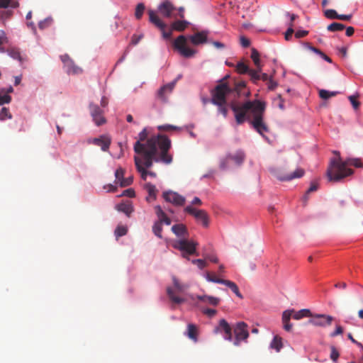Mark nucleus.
Returning a JSON list of instances; mask_svg holds the SVG:
<instances>
[{
	"label": "nucleus",
	"instance_id": "34",
	"mask_svg": "<svg viewBox=\"0 0 363 363\" xmlns=\"http://www.w3.org/2000/svg\"><path fill=\"white\" fill-rule=\"evenodd\" d=\"M345 26L340 23L334 22L328 26L327 29L331 32L342 30Z\"/></svg>",
	"mask_w": 363,
	"mask_h": 363
},
{
	"label": "nucleus",
	"instance_id": "24",
	"mask_svg": "<svg viewBox=\"0 0 363 363\" xmlns=\"http://www.w3.org/2000/svg\"><path fill=\"white\" fill-rule=\"evenodd\" d=\"M155 213L157 216L158 217V220L160 221L162 223H164L167 225L171 224V220L169 218L167 217L166 213L163 211L162 208L160 206H157L155 208Z\"/></svg>",
	"mask_w": 363,
	"mask_h": 363
},
{
	"label": "nucleus",
	"instance_id": "62",
	"mask_svg": "<svg viewBox=\"0 0 363 363\" xmlns=\"http://www.w3.org/2000/svg\"><path fill=\"white\" fill-rule=\"evenodd\" d=\"M11 0H0V9H6L9 6Z\"/></svg>",
	"mask_w": 363,
	"mask_h": 363
},
{
	"label": "nucleus",
	"instance_id": "41",
	"mask_svg": "<svg viewBox=\"0 0 363 363\" xmlns=\"http://www.w3.org/2000/svg\"><path fill=\"white\" fill-rule=\"evenodd\" d=\"M325 16L330 19H337L339 14L334 9H328L325 11Z\"/></svg>",
	"mask_w": 363,
	"mask_h": 363
},
{
	"label": "nucleus",
	"instance_id": "28",
	"mask_svg": "<svg viewBox=\"0 0 363 363\" xmlns=\"http://www.w3.org/2000/svg\"><path fill=\"white\" fill-rule=\"evenodd\" d=\"M218 282L219 284H225V286H227L228 287H229L232 291L233 293L235 294V295L242 298V294H240V291H239V289L238 287V286L236 285L235 283L231 281H229V280H225V281H218Z\"/></svg>",
	"mask_w": 363,
	"mask_h": 363
},
{
	"label": "nucleus",
	"instance_id": "33",
	"mask_svg": "<svg viewBox=\"0 0 363 363\" xmlns=\"http://www.w3.org/2000/svg\"><path fill=\"white\" fill-rule=\"evenodd\" d=\"M118 210L125 213L128 217L133 212V209L130 204L121 203L118 206Z\"/></svg>",
	"mask_w": 363,
	"mask_h": 363
},
{
	"label": "nucleus",
	"instance_id": "40",
	"mask_svg": "<svg viewBox=\"0 0 363 363\" xmlns=\"http://www.w3.org/2000/svg\"><path fill=\"white\" fill-rule=\"evenodd\" d=\"M124 174L125 169L122 167H118L115 172L116 182L118 181L120 184L121 181L124 178Z\"/></svg>",
	"mask_w": 363,
	"mask_h": 363
},
{
	"label": "nucleus",
	"instance_id": "35",
	"mask_svg": "<svg viewBox=\"0 0 363 363\" xmlns=\"http://www.w3.org/2000/svg\"><path fill=\"white\" fill-rule=\"evenodd\" d=\"M145 189L147 191L149 194V196L152 197L153 199H156L157 189L155 185L151 183H147L145 186Z\"/></svg>",
	"mask_w": 363,
	"mask_h": 363
},
{
	"label": "nucleus",
	"instance_id": "12",
	"mask_svg": "<svg viewBox=\"0 0 363 363\" xmlns=\"http://www.w3.org/2000/svg\"><path fill=\"white\" fill-rule=\"evenodd\" d=\"M60 59L64 64V69L68 74H80L82 73V69L75 65L67 54L61 55Z\"/></svg>",
	"mask_w": 363,
	"mask_h": 363
},
{
	"label": "nucleus",
	"instance_id": "37",
	"mask_svg": "<svg viewBox=\"0 0 363 363\" xmlns=\"http://www.w3.org/2000/svg\"><path fill=\"white\" fill-rule=\"evenodd\" d=\"M12 118L11 113L9 112L8 108L4 107L0 111V121H4L6 118L11 119Z\"/></svg>",
	"mask_w": 363,
	"mask_h": 363
},
{
	"label": "nucleus",
	"instance_id": "44",
	"mask_svg": "<svg viewBox=\"0 0 363 363\" xmlns=\"http://www.w3.org/2000/svg\"><path fill=\"white\" fill-rule=\"evenodd\" d=\"M294 23H289V28L285 33V39L286 40H290L293 33H294Z\"/></svg>",
	"mask_w": 363,
	"mask_h": 363
},
{
	"label": "nucleus",
	"instance_id": "54",
	"mask_svg": "<svg viewBox=\"0 0 363 363\" xmlns=\"http://www.w3.org/2000/svg\"><path fill=\"white\" fill-rule=\"evenodd\" d=\"M203 313L206 315L207 316L211 318V317H213L216 313H217V311L216 309H213V308H206L203 311Z\"/></svg>",
	"mask_w": 363,
	"mask_h": 363
},
{
	"label": "nucleus",
	"instance_id": "14",
	"mask_svg": "<svg viewBox=\"0 0 363 363\" xmlns=\"http://www.w3.org/2000/svg\"><path fill=\"white\" fill-rule=\"evenodd\" d=\"M313 318L308 320V323L315 326L325 327L331 325L333 317L325 314H316L311 316Z\"/></svg>",
	"mask_w": 363,
	"mask_h": 363
},
{
	"label": "nucleus",
	"instance_id": "53",
	"mask_svg": "<svg viewBox=\"0 0 363 363\" xmlns=\"http://www.w3.org/2000/svg\"><path fill=\"white\" fill-rule=\"evenodd\" d=\"M318 189V184L317 182H313L311 184L310 187L308 188V189L306 191V197L307 196L308 194H309L311 192H313V191H316Z\"/></svg>",
	"mask_w": 363,
	"mask_h": 363
},
{
	"label": "nucleus",
	"instance_id": "13",
	"mask_svg": "<svg viewBox=\"0 0 363 363\" xmlns=\"http://www.w3.org/2000/svg\"><path fill=\"white\" fill-rule=\"evenodd\" d=\"M162 196L167 202L178 206H184L186 201V199L183 196L172 191H164Z\"/></svg>",
	"mask_w": 363,
	"mask_h": 363
},
{
	"label": "nucleus",
	"instance_id": "25",
	"mask_svg": "<svg viewBox=\"0 0 363 363\" xmlns=\"http://www.w3.org/2000/svg\"><path fill=\"white\" fill-rule=\"evenodd\" d=\"M189 25V22L185 20H177L171 24V28L173 30L179 32L184 31Z\"/></svg>",
	"mask_w": 363,
	"mask_h": 363
},
{
	"label": "nucleus",
	"instance_id": "26",
	"mask_svg": "<svg viewBox=\"0 0 363 363\" xmlns=\"http://www.w3.org/2000/svg\"><path fill=\"white\" fill-rule=\"evenodd\" d=\"M197 298L203 303L215 306L218 305L220 303V299L218 298L211 296H199Z\"/></svg>",
	"mask_w": 363,
	"mask_h": 363
},
{
	"label": "nucleus",
	"instance_id": "50",
	"mask_svg": "<svg viewBox=\"0 0 363 363\" xmlns=\"http://www.w3.org/2000/svg\"><path fill=\"white\" fill-rule=\"evenodd\" d=\"M255 71H257L258 73L259 79H257V82L259 80H262L264 82H268V80L270 79L267 74L266 73H261V70L255 69Z\"/></svg>",
	"mask_w": 363,
	"mask_h": 363
},
{
	"label": "nucleus",
	"instance_id": "39",
	"mask_svg": "<svg viewBox=\"0 0 363 363\" xmlns=\"http://www.w3.org/2000/svg\"><path fill=\"white\" fill-rule=\"evenodd\" d=\"M128 228L126 226L118 225L115 230V235L116 237H121L126 235Z\"/></svg>",
	"mask_w": 363,
	"mask_h": 363
},
{
	"label": "nucleus",
	"instance_id": "17",
	"mask_svg": "<svg viewBox=\"0 0 363 363\" xmlns=\"http://www.w3.org/2000/svg\"><path fill=\"white\" fill-rule=\"evenodd\" d=\"M233 328L229 325V323L225 320L221 319L219 321L218 327L216 328L215 332L216 333H224V339L228 341L233 340V333H232Z\"/></svg>",
	"mask_w": 363,
	"mask_h": 363
},
{
	"label": "nucleus",
	"instance_id": "1",
	"mask_svg": "<svg viewBox=\"0 0 363 363\" xmlns=\"http://www.w3.org/2000/svg\"><path fill=\"white\" fill-rule=\"evenodd\" d=\"M230 75L227 74L218 81V85L211 91V103L218 107V112L224 118L228 116V107L234 112L236 123L242 124L247 121L252 128L262 136L269 131V127L264 121L265 104L259 100L247 101L242 104L235 100L227 101V96L233 94L235 97H249L250 91L246 89L244 81L235 82L234 86L228 85L227 80Z\"/></svg>",
	"mask_w": 363,
	"mask_h": 363
},
{
	"label": "nucleus",
	"instance_id": "30",
	"mask_svg": "<svg viewBox=\"0 0 363 363\" xmlns=\"http://www.w3.org/2000/svg\"><path fill=\"white\" fill-rule=\"evenodd\" d=\"M251 58H252V61L254 62L255 65L257 67L256 69H259V70H262V65H261L260 59H259V53L255 48L252 49Z\"/></svg>",
	"mask_w": 363,
	"mask_h": 363
},
{
	"label": "nucleus",
	"instance_id": "47",
	"mask_svg": "<svg viewBox=\"0 0 363 363\" xmlns=\"http://www.w3.org/2000/svg\"><path fill=\"white\" fill-rule=\"evenodd\" d=\"M133 182V177H128L127 178H123L120 183V186L121 187H125L129 185H130Z\"/></svg>",
	"mask_w": 363,
	"mask_h": 363
},
{
	"label": "nucleus",
	"instance_id": "5",
	"mask_svg": "<svg viewBox=\"0 0 363 363\" xmlns=\"http://www.w3.org/2000/svg\"><path fill=\"white\" fill-rule=\"evenodd\" d=\"M312 313L309 309H301L298 311H295L294 309L286 310L282 314V323L284 328L286 331H291L292 328V324L290 323L291 318L295 320H301L304 317H311Z\"/></svg>",
	"mask_w": 363,
	"mask_h": 363
},
{
	"label": "nucleus",
	"instance_id": "42",
	"mask_svg": "<svg viewBox=\"0 0 363 363\" xmlns=\"http://www.w3.org/2000/svg\"><path fill=\"white\" fill-rule=\"evenodd\" d=\"M11 101V97L9 94H4L0 91V106L9 104Z\"/></svg>",
	"mask_w": 363,
	"mask_h": 363
},
{
	"label": "nucleus",
	"instance_id": "43",
	"mask_svg": "<svg viewBox=\"0 0 363 363\" xmlns=\"http://www.w3.org/2000/svg\"><path fill=\"white\" fill-rule=\"evenodd\" d=\"M172 281H173V284H174V287L179 291H183L185 289H186L188 287L186 285L181 284L179 283V280L175 277H173Z\"/></svg>",
	"mask_w": 363,
	"mask_h": 363
},
{
	"label": "nucleus",
	"instance_id": "49",
	"mask_svg": "<svg viewBox=\"0 0 363 363\" xmlns=\"http://www.w3.org/2000/svg\"><path fill=\"white\" fill-rule=\"evenodd\" d=\"M331 349V353H330V358L334 362H336L337 359H338L339 357V352L338 351L335 349V347L334 346H332L330 347Z\"/></svg>",
	"mask_w": 363,
	"mask_h": 363
},
{
	"label": "nucleus",
	"instance_id": "2",
	"mask_svg": "<svg viewBox=\"0 0 363 363\" xmlns=\"http://www.w3.org/2000/svg\"><path fill=\"white\" fill-rule=\"evenodd\" d=\"M146 128L138 134V139L134 144V151L145 159L146 167H151L153 162H162L170 164L172 157L168 153L171 147V140L164 135H157L147 138Z\"/></svg>",
	"mask_w": 363,
	"mask_h": 363
},
{
	"label": "nucleus",
	"instance_id": "61",
	"mask_svg": "<svg viewBox=\"0 0 363 363\" xmlns=\"http://www.w3.org/2000/svg\"><path fill=\"white\" fill-rule=\"evenodd\" d=\"M342 333H343V329H342V328L340 325H337V326L336 327L335 330L333 333H331V335H331L332 337H335V336H337V335H338L342 334Z\"/></svg>",
	"mask_w": 363,
	"mask_h": 363
},
{
	"label": "nucleus",
	"instance_id": "59",
	"mask_svg": "<svg viewBox=\"0 0 363 363\" xmlns=\"http://www.w3.org/2000/svg\"><path fill=\"white\" fill-rule=\"evenodd\" d=\"M176 14L177 15V18H180L183 19L184 18V8L179 7L177 8Z\"/></svg>",
	"mask_w": 363,
	"mask_h": 363
},
{
	"label": "nucleus",
	"instance_id": "48",
	"mask_svg": "<svg viewBox=\"0 0 363 363\" xmlns=\"http://www.w3.org/2000/svg\"><path fill=\"white\" fill-rule=\"evenodd\" d=\"M158 129L161 131H170L173 130H179V128L172 125H160L158 127Z\"/></svg>",
	"mask_w": 363,
	"mask_h": 363
},
{
	"label": "nucleus",
	"instance_id": "55",
	"mask_svg": "<svg viewBox=\"0 0 363 363\" xmlns=\"http://www.w3.org/2000/svg\"><path fill=\"white\" fill-rule=\"evenodd\" d=\"M319 96L325 100L328 99L330 98V91L325 89H321L319 91Z\"/></svg>",
	"mask_w": 363,
	"mask_h": 363
},
{
	"label": "nucleus",
	"instance_id": "22",
	"mask_svg": "<svg viewBox=\"0 0 363 363\" xmlns=\"http://www.w3.org/2000/svg\"><path fill=\"white\" fill-rule=\"evenodd\" d=\"M198 327L192 323H189L187 325V330L185 333V335L194 342L198 341Z\"/></svg>",
	"mask_w": 363,
	"mask_h": 363
},
{
	"label": "nucleus",
	"instance_id": "9",
	"mask_svg": "<svg viewBox=\"0 0 363 363\" xmlns=\"http://www.w3.org/2000/svg\"><path fill=\"white\" fill-rule=\"evenodd\" d=\"M158 12L164 18H177V7L169 0H164L157 7Z\"/></svg>",
	"mask_w": 363,
	"mask_h": 363
},
{
	"label": "nucleus",
	"instance_id": "10",
	"mask_svg": "<svg viewBox=\"0 0 363 363\" xmlns=\"http://www.w3.org/2000/svg\"><path fill=\"white\" fill-rule=\"evenodd\" d=\"M184 211L192 215L198 222L201 223L203 227L207 228L208 226V216L204 210L196 209L191 206H187L185 207Z\"/></svg>",
	"mask_w": 363,
	"mask_h": 363
},
{
	"label": "nucleus",
	"instance_id": "57",
	"mask_svg": "<svg viewBox=\"0 0 363 363\" xmlns=\"http://www.w3.org/2000/svg\"><path fill=\"white\" fill-rule=\"evenodd\" d=\"M240 44L243 48H247L250 45V41L245 36H242L240 37Z\"/></svg>",
	"mask_w": 363,
	"mask_h": 363
},
{
	"label": "nucleus",
	"instance_id": "27",
	"mask_svg": "<svg viewBox=\"0 0 363 363\" xmlns=\"http://www.w3.org/2000/svg\"><path fill=\"white\" fill-rule=\"evenodd\" d=\"M230 161H233L236 165H240L245 160V153L241 151H237L234 155H228Z\"/></svg>",
	"mask_w": 363,
	"mask_h": 363
},
{
	"label": "nucleus",
	"instance_id": "21",
	"mask_svg": "<svg viewBox=\"0 0 363 363\" xmlns=\"http://www.w3.org/2000/svg\"><path fill=\"white\" fill-rule=\"evenodd\" d=\"M172 231L180 239L189 238V232L185 225L182 223L174 225Z\"/></svg>",
	"mask_w": 363,
	"mask_h": 363
},
{
	"label": "nucleus",
	"instance_id": "31",
	"mask_svg": "<svg viewBox=\"0 0 363 363\" xmlns=\"http://www.w3.org/2000/svg\"><path fill=\"white\" fill-rule=\"evenodd\" d=\"M167 295L169 298V299L174 303H177V304H179V303H182L183 302L185 301V299L184 298H182L181 297H179V296H177L173 290L171 289V288H167Z\"/></svg>",
	"mask_w": 363,
	"mask_h": 363
},
{
	"label": "nucleus",
	"instance_id": "58",
	"mask_svg": "<svg viewBox=\"0 0 363 363\" xmlns=\"http://www.w3.org/2000/svg\"><path fill=\"white\" fill-rule=\"evenodd\" d=\"M308 34V30H297L295 33V37L296 38H301L306 36Z\"/></svg>",
	"mask_w": 363,
	"mask_h": 363
},
{
	"label": "nucleus",
	"instance_id": "6",
	"mask_svg": "<svg viewBox=\"0 0 363 363\" xmlns=\"http://www.w3.org/2000/svg\"><path fill=\"white\" fill-rule=\"evenodd\" d=\"M174 249L180 250L182 252V257L187 258L189 255H196V247L198 242L192 240L179 239L173 241L172 243Z\"/></svg>",
	"mask_w": 363,
	"mask_h": 363
},
{
	"label": "nucleus",
	"instance_id": "20",
	"mask_svg": "<svg viewBox=\"0 0 363 363\" xmlns=\"http://www.w3.org/2000/svg\"><path fill=\"white\" fill-rule=\"evenodd\" d=\"M92 143L93 144L101 147V149L103 151H106L111 145V140L108 136L103 135L99 138H94Z\"/></svg>",
	"mask_w": 363,
	"mask_h": 363
},
{
	"label": "nucleus",
	"instance_id": "15",
	"mask_svg": "<svg viewBox=\"0 0 363 363\" xmlns=\"http://www.w3.org/2000/svg\"><path fill=\"white\" fill-rule=\"evenodd\" d=\"M235 70L240 74H248L250 77V80L254 83H257L259 79L258 73L255 69H251L249 67L242 62H239L235 67Z\"/></svg>",
	"mask_w": 363,
	"mask_h": 363
},
{
	"label": "nucleus",
	"instance_id": "19",
	"mask_svg": "<svg viewBox=\"0 0 363 363\" xmlns=\"http://www.w3.org/2000/svg\"><path fill=\"white\" fill-rule=\"evenodd\" d=\"M176 82L177 81L175 80L161 87L157 91L158 99H160L162 101H166L167 94L172 92L174 88Z\"/></svg>",
	"mask_w": 363,
	"mask_h": 363
},
{
	"label": "nucleus",
	"instance_id": "29",
	"mask_svg": "<svg viewBox=\"0 0 363 363\" xmlns=\"http://www.w3.org/2000/svg\"><path fill=\"white\" fill-rule=\"evenodd\" d=\"M283 347L282 338L279 335H275L270 343V348L276 350L277 352H280Z\"/></svg>",
	"mask_w": 363,
	"mask_h": 363
},
{
	"label": "nucleus",
	"instance_id": "56",
	"mask_svg": "<svg viewBox=\"0 0 363 363\" xmlns=\"http://www.w3.org/2000/svg\"><path fill=\"white\" fill-rule=\"evenodd\" d=\"M135 195V191L133 189H128L123 191L122 196H125L130 198L134 197Z\"/></svg>",
	"mask_w": 363,
	"mask_h": 363
},
{
	"label": "nucleus",
	"instance_id": "63",
	"mask_svg": "<svg viewBox=\"0 0 363 363\" xmlns=\"http://www.w3.org/2000/svg\"><path fill=\"white\" fill-rule=\"evenodd\" d=\"M347 337L353 343L356 344L359 347H360L363 350V345L357 342L356 340H354L351 333H349L347 335Z\"/></svg>",
	"mask_w": 363,
	"mask_h": 363
},
{
	"label": "nucleus",
	"instance_id": "51",
	"mask_svg": "<svg viewBox=\"0 0 363 363\" xmlns=\"http://www.w3.org/2000/svg\"><path fill=\"white\" fill-rule=\"evenodd\" d=\"M7 41V38L4 34V32H1L0 33V52H5V50L4 48L1 47L3 44H4Z\"/></svg>",
	"mask_w": 363,
	"mask_h": 363
},
{
	"label": "nucleus",
	"instance_id": "46",
	"mask_svg": "<svg viewBox=\"0 0 363 363\" xmlns=\"http://www.w3.org/2000/svg\"><path fill=\"white\" fill-rule=\"evenodd\" d=\"M191 262L194 264H196L197 267L201 269H203L204 267H206L207 266L206 262L201 259H193L191 261Z\"/></svg>",
	"mask_w": 363,
	"mask_h": 363
},
{
	"label": "nucleus",
	"instance_id": "8",
	"mask_svg": "<svg viewBox=\"0 0 363 363\" xmlns=\"http://www.w3.org/2000/svg\"><path fill=\"white\" fill-rule=\"evenodd\" d=\"M147 13L149 15L150 22L161 30L163 38L164 39H170L172 35L173 30L171 28L169 31H165L167 25L160 19L155 11L150 9Z\"/></svg>",
	"mask_w": 363,
	"mask_h": 363
},
{
	"label": "nucleus",
	"instance_id": "52",
	"mask_svg": "<svg viewBox=\"0 0 363 363\" xmlns=\"http://www.w3.org/2000/svg\"><path fill=\"white\" fill-rule=\"evenodd\" d=\"M349 100L350 101L353 108L357 109L360 105V103L357 100V97L354 96H350Z\"/></svg>",
	"mask_w": 363,
	"mask_h": 363
},
{
	"label": "nucleus",
	"instance_id": "11",
	"mask_svg": "<svg viewBox=\"0 0 363 363\" xmlns=\"http://www.w3.org/2000/svg\"><path fill=\"white\" fill-rule=\"evenodd\" d=\"M304 170L301 168L296 169L292 173H286L284 169L275 171L274 176L281 182H289L294 179L301 178L304 174Z\"/></svg>",
	"mask_w": 363,
	"mask_h": 363
},
{
	"label": "nucleus",
	"instance_id": "18",
	"mask_svg": "<svg viewBox=\"0 0 363 363\" xmlns=\"http://www.w3.org/2000/svg\"><path fill=\"white\" fill-rule=\"evenodd\" d=\"M135 164L138 172H140L141 178L143 180L147 179V170L149 167H146L145 164V159L143 156H135L134 157Z\"/></svg>",
	"mask_w": 363,
	"mask_h": 363
},
{
	"label": "nucleus",
	"instance_id": "45",
	"mask_svg": "<svg viewBox=\"0 0 363 363\" xmlns=\"http://www.w3.org/2000/svg\"><path fill=\"white\" fill-rule=\"evenodd\" d=\"M230 157L226 155L225 157L223 158L220 162V168L225 169L229 167Z\"/></svg>",
	"mask_w": 363,
	"mask_h": 363
},
{
	"label": "nucleus",
	"instance_id": "60",
	"mask_svg": "<svg viewBox=\"0 0 363 363\" xmlns=\"http://www.w3.org/2000/svg\"><path fill=\"white\" fill-rule=\"evenodd\" d=\"M267 86L269 90H274L277 87V84L270 78L267 82Z\"/></svg>",
	"mask_w": 363,
	"mask_h": 363
},
{
	"label": "nucleus",
	"instance_id": "3",
	"mask_svg": "<svg viewBox=\"0 0 363 363\" xmlns=\"http://www.w3.org/2000/svg\"><path fill=\"white\" fill-rule=\"evenodd\" d=\"M362 165L359 159H347L342 161L340 157L334 158L330 160L326 176L329 182H339L353 174L352 169L348 168L349 166L361 167Z\"/></svg>",
	"mask_w": 363,
	"mask_h": 363
},
{
	"label": "nucleus",
	"instance_id": "38",
	"mask_svg": "<svg viewBox=\"0 0 363 363\" xmlns=\"http://www.w3.org/2000/svg\"><path fill=\"white\" fill-rule=\"evenodd\" d=\"M205 277L207 279V281L217 284H219L218 281H225V279L216 277L214 274H212L209 272H206Z\"/></svg>",
	"mask_w": 363,
	"mask_h": 363
},
{
	"label": "nucleus",
	"instance_id": "64",
	"mask_svg": "<svg viewBox=\"0 0 363 363\" xmlns=\"http://www.w3.org/2000/svg\"><path fill=\"white\" fill-rule=\"evenodd\" d=\"M142 35H134L132 38V40H131V43L133 45H136L139 43V41L140 40V39L142 38Z\"/></svg>",
	"mask_w": 363,
	"mask_h": 363
},
{
	"label": "nucleus",
	"instance_id": "32",
	"mask_svg": "<svg viewBox=\"0 0 363 363\" xmlns=\"http://www.w3.org/2000/svg\"><path fill=\"white\" fill-rule=\"evenodd\" d=\"M162 223L160 221L157 220L154 223V225L152 226L153 233L159 238H162Z\"/></svg>",
	"mask_w": 363,
	"mask_h": 363
},
{
	"label": "nucleus",
	"instance_id": "36",
	"mask_svg": "<svg viewBox=\"0 0 363 363\" xmlns=\"http://www.w3.org/2000/svg\"><path fill=\"white\" fill-rule=\"evenodd\" d=\"M145 9V5L143 3H140L137 5L135 12V16L137 19L139 20L142 18Z\"/></svg>",
	"mask_w": 363,
	"mask_h": 363
},
{
	"label": "nucleus",
	"instance_id": "7",
	"mask_svg": "<svg viewBox=\"0 0 363 363\" xmlns=\"http://www.w3.org/2000/svg\"><path fill=\"white\" fill-rule=\"evenodd\" d=\"M233 333L235 334V340L233 345L240 346L241 341L247 342L249 337L248 326L244 322H238L233 327Z\"/></svg>",
	"mask_w": 363,
	"mask_h": 363
},
{
	"label": "nucleus",
	"instance_id": "23",
	"mask_svg": "<svg viewBox=\"0 0 363 363\" xmlns=\"http://www.w3.org/2000/svg\"><path fill=\"white\" fill-rule=\"evenodd\" d=\"M8 55L13 60L23 62L25 58L21 55L20 49L16 47H9L6 50Z\"/></svg>",
	"mask_w": 363,
	"mask_h": 363
},
{
	"label": "nucleus",
	"instance_id": "4",
	"mask_svg": "<svg viewBox=\"0 0 363 363\" xmlns=\"http://www.w3.org/2000/svg\"><path fill=\"white\" fill-rule=\"evenodd\" d=\"M208 32L203 30L194 35L186 37L179 35L172 43L173 48L184 57L189 58L196 53V51L187 46V40H190L194 45H199L207 42Z\"/></svg>",
	"mask_w": 363,
	"mask_h": 363
},
{
	"label": "nucleus",
	"instance_id": "16",
	"mask_svg": "<svg viewBox=\"0 0 363 363\" xmlns=\"http://www.w3.org/2000/svg\"><path fill=\"white\" fill-rule=\"evenodd\" d=\"M89 110L93 121L96 125L99 126L106 123V119L103 116V111L98 105L91 104L89 105Z\"/></svg>",
	"mask_w": 363,
	"mask_h": 363
}]
</instances>
